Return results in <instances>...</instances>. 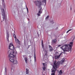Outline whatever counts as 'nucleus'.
Wrapping results in <instances>:
<instances>
[{"label": "nucleus", "mask_w": 75, "mask_h": 75, "mask_svg": "<svg viewBox=\"0 0 75 75\" xmlns=\"http://www.w3.org/2000/svg\"><path fill=\"white\" fill-rule=\"evenodd\" d=\"M64 62H65V59H63L60 61L58 62H57V61H54L53 68L54 69L52 70V72L53 73L51 74V75H55V70L57 68H58L60 64H62Z\"/></svg>", "instance_id": "1"}, {"label": "nucleus", "mask_w": 75, "mask_h": 75, "mask_svg": "<svg viewBox=\"0 0 75 75\" xmlns=\"http://www.w3.org/2000/svg\"><path fill=\"white\" fill-rule=\"evenodd\" d=\"M74 39H73L72 40V42H70V44L68 45H65L64 46H62V47H60V48L62 49L64 51V52L65 51H67V52H71L72 51V47L73 45V43H74ZM68 46L69 47H68Z\"/></svg>", "instance_id": "2"}, {"label": "nucleus", "mask_w": 75, "mask_h": 75, "mask_svg": "<svg viewBox=\"0 0 75 75\" xmlns=\"http://www.w3.org/2000/svg\"><path fill=\"white\" fill-rule=\"evenodd\" d=\"M8 53L9 54L8 57L10 61L11 62H13L14 61V58L15 57V56L17 54H13L14 52L13 50L12 52H11V51H8Z\"/></svg>", "instance_id": "3"}, {"label": "nucleus", "mask_w": 75, "mask_h": 75, "mask_svg": "<svg viewBox=\"0 0 75 75\" xmlns=\"http://www.w3.org/2000/svg\"><path fill=\"white\" fill-rule=\"evenodd\" d=\"M9 48L10 50L9 51H11L12 52H13V54H17V52L16 51H14L13 50H14V46L13 45V44L12 43H10L9 45Z\"/></svg>", "instance_id": "4"}, {"label": "nucleus", "mask_w": 75, "mask_h": 75, "mask_svg": "<svg viewBox=\"0 0 75 75\" xmlns=\"http://www.w3.org/2000/svg\"><path fill=\"white\" fill-rule=\"evenodd\" d=\"M1 11L2 12V15L3 16V21H6V20H7V16L5 14V12H4V9H1Z\"/></svg>", "instance_id": "5"}, {"label": "nucleus", "mask_w": 75, "mask_h": 75, "mask_svg": "<svg viewBox=\"0 0 75 75\" xmlns=\"http://www.w3.org/2000/svg\"><path fill=\"white\" fill-rule=\"evenodd\" d=\"M40 10L39 11L38 13H37V15L38 16H40L41 14V10H42V8L41 6H40Z\"/></svg>", "instance_id": "6"}, {"label": "nucleus", "mask_w": 75, "mask_h": 75, "mask_svg": "<svg viewBox=\"0 0 75 75\" xmlns=\"http://www.w3.org/2000/svg\"><path fill=\"white\" fill-rule=\"evenodd\" d=\"M38 3V4H37V6H41L42 5V3L41 2V1H37Z\"/></svg>", "instance_id": "7"}, {"label": "nucleus", "mask_w": 75, "mask_h": 75, "mask_svg": "<svg viewBox=\"0 0 75 75\" xmlns=\"http://www.w3.org/2000/svg\"><path fill=\"white\" fill-rule=\"evenodd\" d=\"M23 58H24V60L25 61V63H26V64H27L28 62H27V61H28V59H27V57H25V56H23Z\"/></svg>", "instance_id": "8"}, {"label": "nucleus", "mask_w": 75, "mask_h": 75, "mask_svg": "<svg viewBox=\"0 0 75 75\" xmlns=\"http://www.w3.org/2000/svg\"><path fill=\"white\" fill-rule=\"evenodd\" d=\"M17 62H18L16 60H14L13 62V64L15 65H17Z\"/></svg>", "instance_id": "9"}, {"label": "nucleus", "mask_w": 75, "mask_h": 75, "mask_svg": "<svg viewBox=\"0 0 75 75\" xmlns=\"http://www.w3.org/2000/svg\"><path fill=\"white\" fill-rule=\"evenodd\" d=\"M15 42H16L17 43H18V44H20V41H19V40H18V39H15Z\"/></svg>", "instance_id": "10"}, {"label": "nucleus", "mask_w": 75, "mask_h": 75, "mask_svg": "<svg viewBox=\"0 0 75 75\" xmlns=\"http://www.w3.org/2000/svg\"><path fill=\"white\" fill-rule=\"evenodd\" d=\"M6 34V38H7V40L8 41V38L9 37V33H8V32H7Z\"/></svg>", "instance_id": "11"}, {"label": "nucleus", "mask_w": 75, "mask_h": 75, "mask_svg": "<svg viewBox=\"0 0 75 75\" xmlns=\"http://www.w3.org/2000/svg\"><path fill=\"white\" fill-rule=\"evenodd\" d=\"M29 73V69L26 68V74H28Z\"/></svg>", "instance_id": "12"}, {"label": "nucleus", "mask_w": 75, "mask_h": 75, "mask_svg": "<svg viewBox=\"0 0 75 75\" xmlns=\"http://www.w3.org/2000/svg\"><path fill=\"white\" fill-rule=\"evenodd\" d=\"M41 42L42 48L44 50V44H43V40H42Z\"/></svg>", "instance_id": "13"}, {"label": "nucleus", "mask_w": 75, "mask_h": 75, "mask_svg": "<svg viewBox=\"0 0 75 75\" xmlns=\"http://www.w3.org/2000/svg\"><path fill=\"white\" fill-rule=\"evenodd\" d=\"M49 47L50 48V51H52V47L50 45H49Z\"/></svg>", "instance_id": "14"}, {"label": "nucleus", "mask_w": 75, "mask_h": 75, "mask_svg": "<svg viewBox=\"0 0 75 75\" xmlns=\"http://www.w3.org/2000/svg\"><path fill=\"white\" fill-rule=\"evenodd\" d=\"M43 65L44 67H42V69L44 70H45V64L43 63Z\"/></svg>", "instance_id": "15"}, {"label": "nucleus", "mask_w": 75, "mask_h": 75, "mask_svg": "<svg viewBox=\"0 0 75 75\" xmlns=\"http://www.w3.org/2000/svg\"><path fill=\"white\" fill-rule=\"evenodd\" d=\"M60 55H58V56H56L55 57V59H58L59 58V57H60Z\"/></svg>", "instance_id": "16"}, {"label": "nucleus", "mask_w": 75, "mask_h": 75, "mask_svg": "<svg viewBox=\"0 0 75 75\" xmlns=\"http://www.w3.org/2000/svg\"><path fill=\"white\" fill-rule=\"evenodd\" d=\"M5 74H4V75H6V72H7V68L6 67H5Z\"/></svg>", "instance_id": "17"}, {"label": "nucleus", "mask_w": 75, "mask_h": 75, "mask_svg": "<svg viewBox=\"0 0 75 75\" xmlns=\"http://www.w3.org/2000/svg\"><path fill=\"white\" fill-rule=\"evenodd\" d=\"M47 0H43L42 1V2L43 3H45V5L46 4V1Z\"/></svg>", "instance_id": "18"}, {"label": "nucleus", "mask_w": 75, "mask_h": 75, "mask_svg": "<svg viewBox=\"0 0 75 75\" xmlns=\"http://www.w3.org/2000/svg\"><path fill=\"white\" fill-rule=\"evenodd\" d=\"M34 61L36 62V57H35V53L34 54Z\"/></svg>", "instance_id": "19"}, {"label": "nucleus", "mask_w": 75, "mask_h": 75, "mask_svg": "<svg viewBox=\"0 0 75 75\" xmlns=\"http://www.w3.org/2000/svg\"><path fill=\"white\" fill-rule=\"evenodd\" d=\"M52 41L53 42H57V40L56 39H54Z\"/></svg>", "instance_id": "20"}, {"label": "nucleus", "mask_w": 75, "mask_h": 75, "mask_svg": "<svg viewBox=\"0 0 75 75\" xmlns=\"http://www.w3.org/2000/svg\"><path fill=\"white\" fill-rule=\"evenodd\" d=\"M62 73V71L61 70H60L59 72V74H60V75H61Z\"/></svg>", "instance_id": "21"}, {"label": "nucleus", "mask_w": 75, "mask_h": 75, "mask_svg": "<svg viewBox=\"0 0 75 75\" xmlns=\"http://www.w3.org/2000/svg\"><path fill=\"white\" fill-rule=\"evenodd\" d=\"M13 37H14V38H15V40L16 39H17V37H16V35L15 34H14L13 35Z\"/></svg>", "instance_id": "22"}, {"label": "nucleus", "mask_w": 75, "mask_h": 75, "mask_svg": "<svg viewBox=\"0 0 75 75\" xmlns=\"http://www.w3.org/2000/svg\"><path fill=\"white\" fill-rule=\"evenodd\" d=\"M71 30H72V29H69L68 31H67V32L66 33H69V31H71Z\"/></svg>", "instance_id": "23"}, {"label": "nucleus", "mask_w": 75, "mask_h": 75, "mask_svg": "<svg viewBox=\"0 0 75 75\" xmlns=\"http://www.w3.org/2000/svg\"><path fill=\"white\" fill-rule=\"evenodd\" d=\"M2 4H3L4 7V8H5V7H6V4H5V3H3Z\"/></svg>", "instance_id": "24"}, {"label": "nucleus", "mask_w": 75, "mask_h": 75, "mask_svg": "<svg viewBox=\"0 0 75 75\" xmlns=\"http://www.w3.org/2000/svg\"><path fill=\"white\" fill-rule=\"evenodd\" d=\"M49 18V16H47L45 20H47Z\"/></svg>", "instance_id": "25"}, {"label": "nucleus", "mask_w": 75, "mask_h": 75, "mask_svg": "<svg viewBox=\"0 0 75 75\" xmlns=\"http://www.w3.org/2000/svg\"><path fill=\"white\" fill-rule=\"evenodd\" d=\"M26 9L27 10V12H28V8H27V5H26Z\"/></svg>", "instance_id": "26"}, {"label": "nucleus", "mask_w": 75, "mask_h": 75, "mask_svg": "<svg viewBox=\"0 0 75 75\" xmlns=\"http://www.w3.org/2000/svg\"><path fill=\"white\" fill-rule=\"evenodd\" d=\"M2 4L4 3V0H2Z\"/></svg>", "instance_id": "27"}, {"label": "nucleus", "mask_w": 75, "mask_h": 75, "mask_svg": "<svg viewBox=\"0 0 75 75\" xmlns=\"http://www.w3.org/2000/svg\"><path fill=\"white\" fill-rule=\"evenodd\" d=\"M50 22L51 23H54V22H53V21H51Z\"/></svg>", "instance_id": "28"}, {"label": "nucleus", "mask_w": 75, "mask_h": 75, "mask_svg": "<svg viewBox=\"0 0 75 75\" xmlns=\"http://www.w3.org/2000/svg\"><path fill=\"white\" fill-rule=\"evenodd\" d=\"M61 45H59L58 47H61Z\"/></svg>", "instance_id": "29"}, {"label": "nucleus", "mask_w": 75, "mask_h": 75, "mask_svg": "<svg viewBox=\"0 0 75 75\" xmlns=\"http://www.w3.org/2000/svg\"><path fill=\"white\" fill-rule=\"evenodd\" d=\"M74 12L75 13V10H74Z\"/></svg>", "instance_id": "30"}, {"label": "nucleus", "mask_w": 75, "mask_h": 75, "mask_svg": "<svg viewBox=\"0 0 75 75\" xmlns=\"http://www.w3.org/2000/svg\"><path fill=\"white\" fill-rule=\"evenodd\" d=\"M38 36H39V34H38Z\"/></svg>", "instance_id": "31"}, {"label": "nucleus", "mask_w": 75, "mask_h": 75, "mask_svg": "<svg viewBox=\"0 0 75 75\" xmlns=\"http://www.w3.org/2000/svg\"><path fill=\"white\" fill-rule=\"evenodd\" d=\"M71 10H72V8H71Z\"/></svg>", "instance_id": "32"}, {"label": "nucleus", "mask_w": 75, "mask_h": 75, "mask_svg": "<svg viewBox=\"0 0 75 75\" xmlns=\"http://www.w3.org/2000/svg\"><path fill=\"white\" fill-rule=\"evenodd\" d=\"M29 57H31V56H29Z\"/></svg>", "instance_id": "33"}, {"label": "nucleus", "mask_w": 75, "mask_h": 75, "mask_svg": "<svg viewBox=\"0 0 75 75\" xmlns=\"http://www.w3.org/2000/svg\"><path fill=\"white\" fill-rule=\"evenodd\" d=\"M11 71H12V69H11Z\"/></svg>", "instance_id": "34"}]
</instances>
